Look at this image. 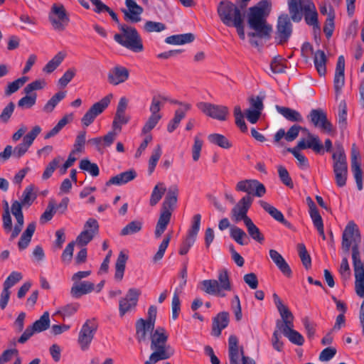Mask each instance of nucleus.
<instances>
[{"label": "nucleus", "instance_id": "f257e3e1", "mask_svg": "<svg viewBox=\"0 0 364 364\" xmlns=\"http://www.w3.org/2000/svg\"><path fill=\"white\" fill-rule=\"evenodd\" d=\"M361 236L357 225L350 221L342 235V249L348 252L352 246V260L355 276V291L360 297H364V264L361 260L359 244Z\"/></svg>", "mask_w": 364, "mask_h": 364}, {"label": "nucleus", "instance_id": "f03ea898", "mask_svg": "<svg viewBox=\"0 0 364 364\" xmlns=\"http://www.w3.org/2000/svg\"><path fill=\"white\" fill-rule=\"evenodd\" d=\"M178 193V190L176 187H170L166 193L154 232L156 238L161 236L170 222L172 212L177 203Z\"/></svg>", "mask_w": 364, "mask_h": 364}, {"label": "nucleus", "instance_id": "7ed1b4c3", "mask_svg": "<svg viewBox=\"0 0 364 364\" xmlns=\"http://www.w3.org/2000/svg\"><path fill=\"white\" fill-rule=\"evenodd\" d=\"M119 29L121 33H116L114 36L116 42L136 53L144 50L141 38L135 28L119 23Z\"/></svg>", "mask_w": 364, "mask_h": 364}, {"label": "nucleus", "instance_id": "20e7f679", "mask_svg": "<svg viewBox=\"0 0 364 364\" xmlns=\"http://www.w3.org/2000/svg\"><path fill=\"white\" fill-rule=\"evenodd\" d=\"M151 345L150 348L153 351L151 355L168 359L173 355V350L167 344L168 336L163 327H157L153 331H149Z\"/></svg>", "mask_w": 364, "mask_h": 364}, {"label": "nucleus", "instance_id": "39448f33", "mask_svg": "<svg viewBox=\"0 0 364 364\" xmlns=\"http://www.w3.org/2000/svg\"><path fill=\"white\" fill-rule=\"evenodd\" d=\"M220 21L227 26L245 17L244 9L229 1H221L217 9Z\"/></svg>", "mask_w": 364, "mask_h": 364}, {"label": "nucleus", "instance_id": "423d86ee", "mask_svg": "<svg viewBox=\"0 0 364 364\" xmlns=\"http://www.w3.org/2000/svg\"><path fill=\"white\" fill-rule=\"evenodd\" d=\"M157 309L155 306H151L148 310L146 319L139 318L136 322V338L141 343L146 340L147 333L153 331L155 326Z\"/></svg>", "mask_w": 364, "mask_h": 364}, {"label": "nucleus", "instance_id": "0eeeda50", "mask_svg": "<svg viewBox=\"0 0 364 364\" xmlns=\"http://www.w3.org/2000/svg\"><path fill=\"white\" fill-rule=\"evenodd\" d=\"M48 18L53 28L60 31L65 30L70 21L69 15L61 4L52 5Z\"/></svg>", "mask_w": 364, "mask_h": 364}, {"label": "nucleus", "instance_id": "6e6552de", "mask_svg": "<svg viewBox=\"0 0 364 364\" xmlns=\"http://www.w3.org/2000/svg\"><path fill=\"white\" fill-rule=\"evenodd\" d=\"M197 107L206 116L218 121H225L229 114V109L225 105L201 102Z\"/></svg>", "mask_w": 364, "mask_h": 364}, {"label": "nucleus", "instance_id": "1a4fd4ad", "mask_svg": "<svg viewBox=\"0 0 364 364\" xmlns=\"http://www.w3.org/2000/svg\"><path fill=\"white\" fill-rule=\"evenodd\" d=\"M50 326L49 313L46 311L36 321L32 326H28L20 338L18 342L20 343H26L34 333H40L48 329Z\"/></svg>", "mask_w": 364, "mask_h": 364}, {"label": "nucleus", "instance_id": "9d476101", "mask_svg": "<svg viewBox=\"0 0 364 364\" xmlns=\"http://www.w3.org/2000/svg\"><path fill=\"white\" fill-rule=\"evenodd\" d=\"M291 17L287 14H282L279 16L275 39L278 40L277 43L283 45L286 43L292 33V23Z\"/></svg>", "mask_w": 364, "mask_h": 364}, {"label": "nucleus", "instance_id": "9b49d317", "mask_svg": "<svg viewBox=\"0 0 364 364\" xmlns=\"http://www.w3.org/2000/svg\"><path fill=\"white\" fill-rule=\"evenodd\" d=\"M253 198L250 196H245L232 208L231 210L232 220L236 223L242 220L245 223L251 218L247 215L248 210L251 207Z\"/></svg>", "mask_w": 364, "mask_h": 364}, {"label": "nucleus", "instance_id": "f8f14e48", "mask_svg": "<svg viewBox=\"0 0 364 364\" xmlns=\"http://www.w3.org/2000/svg\"><path fill=\"white\" fill-rule=\"evenodd\" d=\"M307 118L314 127L320 128L328 134L335 132L333 126L328 119L326 113L321 109H311Z\"/></svg>", "mask_w": 364, "mask_h": 364}, {"label": "nucleus", "instance_id": "ddd939ff", "mask_svg": "<svg viewBox=\"0 0 364 364\" xmlns=\"http://www.w3.org/2000/svg\"><path fill=\"white\" fill-rule=\"evenodd\" d=\"M237 191H242L247 193L246 196H255L257 197H262L266 193L264 186L259 182L257 180L246 179L239 181L236 186Z\"/></svg>", "mask_w": 364, "mask_h": 364}, {"label": "nucleus", "instance_id": "4468645a", "mask_svg": "<svg viewBox=\"0 0 364 364\" xmlns=\"http://www.w3.org/2000/svg\"><path fill=\"white\" fill-rule=\"evenodd\" d=\"M140 294V290L131 288L128 290L126 296L119 300V312L121 317L135 309Z\"/></svg>", "mask_w": 364, "mask_h": 364}, {"label": "nucleus", "instance_id": "2eb2a0df", "mask_svg": "<svg viewBox=\"0 0 364 364\" xmlns=\"http://www.w3.org/2000/svg\"><path fill=\"white\" fill-rule=\"evenodd\" d=\"M270 6L271 4L268 0H263L259 3L257 6L250 9L247 21L250 28L267 22L265 10Z\"/></svg>", "mask_w": 364, "mask_h": 364}, {"label": "nucleus", "instance_id": "dca6fc26", "mask_svg": "<svg viewBox=\"0 0 364 364\" xmlns=\"http://www.w3.org/2000/svg\"><path fill=\"white\" fill-rule=\"evenodd\" d=\"M97 328V326L93 320H87L82 325L78 336V343L82 350L88 349Z\"/></svg>", "mask_w": 364, "mask_h": 364}, {"label": "nucleus", "instance_id": "f3484780", "mask_svg": "<svg viewBox=\"0 0 364 364\" xmlns=\"http://www.w3.org/2000/svg\"><path fill=\"white\" fill-rule=\"evenodd\" d=\"M200 222L201 215L200 214L194 215L187 230L186 238L183 240V255L186 254L194 245L200 230Z\"/></svg>", "mask_w": 364, "mask_h": 364}, {"label": "nucleus", "instance_id": "a211bd4d", "mask_svg": "<svg viewBox=\"0 0 364 364\" xmlns=\"http://www.w3.org/2000/svg\"><path fill=\"white\" fill-rule=\"evenodd\" d=\"M301 12L307 25L312 26L314 31H320L318 12L315 4L311 0L303 1V9Z\"/></svg>", "mask_w": 364, "mask_h": 364}, {"label": "nucleus", "instance_id": "6ab92c4d", "mask_svg": "<svg viewBox=\"0 0 364 364\" xmlns=\"http://www.w3.org/2000/svg\"><path fill=\"white\" fill-rule=\"evenodd\" d=\"M99 225L97 220L89 218L84 225V230L77 236L76 241L80 245H87L98 232Z\"/></svg>", "mask_w": 364, "mask_h": 364}, {"label": "nucleus", "instance_id": "aec40b11", "mask_svg": "<svg viewBox=\"0 0 364 364\" xmlns=\"http://www.w3.org/2000/svg\"><path fill=\"white\" fill-rule=\"evenodd\" d=\"M127 9H122L124 14V19L127 22L135 23L141 21V15L144 11L141 6L138 5L134 0H126Z\"/></svg>", "mask_w": 364, "mask_h": 364}, {"label": "nucleus", "instance_id": "412c9836", "mask_svg": "<svg viewBox=\"0 0 364 364\" xmlns=\"http://www.w3.org/2000/svg\"><path fill=\"white\" fill-rule=\"evenodd\" d=\"M333 173H348V163L344 149L341 144L336 145L332 154Z\"/></svg>", "mask_w": 364, "mask_h": 364}, {"label": "nucleus", "instance_id": "4be33fe9", "mask_svg": "<svg viewBox=\"0 0 364 364\" xmlns=\"http://www.w3.org/2000/svg\"><path fill=\"white\" fill-rule=\"evenodd\" d=\"M307 138V141L301 139L298 142L296 147L299 149H311L316 154H321L323 151V146L318 136L308 132Z\"/></svg>", "mask_w": 364, "mask_h": 364}, {"label": "nucleus", "instance_id": "5701e85b", "mask_svg": "<svg viewBox=\"0 0 364 364\" xmlns=\"http://www.w3.org/2000/svg\"><path fill=\"white\" fill-rule=\"evenodd\" d=\"M129 73L127 68L117 65L112 68L107 75L108 82L113 85H117L125 82L129 78Z\"/></svg>", "mask_w": 364, "mask_h": 364}, {"label": "nucleus", "instance_id": "b1692460", "mask_svg": "<svg viewBox=\"0 0 364 364\" xmlns=\"http://www.w3.org/2000/svg\"><path fill=\"white\" fill-rule=\"evenodd\" d=\"M300 130L308 132L306 128H303L297 124L291 126L287 132H285L284 129H280L274 134V142L279 143L282 138H284L287 141H292L296 139Z\"/></svg>", "mask_w": 364, "mask_h": 364}, {"label": "nucleus", "instance_id": "393cba45", "mask_svg": "<svg viewBox=\"0 0 364 364\" xmlns=\"http://www.w3.org/2000/svg\"><path fill=\"white\" fill-rule=\"evenodd\" d=\"M229 323V314L226 311L219 313L213 321L212 335L219 337L223 329Z\"/></svg>", "mask_w": 364, "mask_h": 364}, {"label": "nucleus", "instance_id": "a878e982", "mask_svg": "<svg viewBox=\"0 0 364 364\" xmlns=\"http://www.w3.org/2000/svg\"><path fill=\"white\" fill-rule=\"evenodd\" d=\"M344 70H345V58L343 55H340L338 58L335 76H334V88L336 93H338L344 85L345 77H344Z\"/></svg>", "mask_w": 364, "mask_h": 364}, {"label": "nucleus", "instance_id": "bb28decb", "mask_svg": "<svg viewBox=\"0 0 364 364\" xmlns=\"http://www.w3.org/2000/svg\"><path fill=\"white\" fill-rule=\"evenodd\" d=\"M95 284L89 281L74 283L70 289V294L75 299H79L82 295L94 291Z\"/></svg>", "mask_w": 364, "mask_h": 364}, {"label": "nucleus", "instance_id": "cd10ccee", "mask_svg": "<svg viewBox=\"0 0 364 364\" xmlns=\"http://www.w3.org/2000/svg\"><path fill=\"white\" fill-rule=\"evenodd\" d=\"M136 177V171L133 169H130L110 178V179L106 182V186H121L134 180Z\"/></svg>", "mask_w": 364, "mask_h": 364}, {"label": "nucleus", "instance_id": "c85d7f7f", "mask_svg": "<svg viewBox=\"0 0 364 364\" xmlns=\"http://www.w3.org/2000/svg\"><path fill=\"white\" fill-rule=\"evenodd\" d=\"M241 348L238 347V339L234 336L231 335L228 339V353L230 364H239V358L241 355Z\"/></svg>", "mask_w": 364, "mask_h": 364}, {"label": "nucleus", "instance_id": "c756f323", "mask_svg": "<svg viewBox=\"0 0 364 364\" xmlns=\"http://www.w3.org/2000/svg\"><path fill=\"white\" fill-rule=\"evenodd\" d=\"M250 28L254 30V32L248 33L250 37H258L266 40L270 38L272 27L271 25L268 24L267 22L252 26Z\"/></svg>", "mask_w": 364, "mask_h": 364}, {"label": "nucleus", "instance_id": "7c9ffc66", "mask_svg": "<svg viewBox=\"0 0 364 364\" xmlns=\"http://www.w3.org/2000/svg\"><path fill=\"white\" fill-rule=\"evenodd\" d=\"M259 203L261 205V207L266 212H267L274 220L287 227L290 226V223L285 220L282 212L277 210L275 207L272 206V205L264 200H259Z\"/></svg>", "mask_w": 364, "mask_h": 364}, {"label": "nucleus", "instance_id": "2f4dec72", "mask_svg": "<svg viewBox=\"0 0 364 364\" xmlns=\"http://www.w3.org/2000/svg\"><path fill=\"white\" fill-rule=\"evenodd\" d=\"M304 0H287L288 9L291 18L294 22H299L302 19L301 11L303 9Z\"/></svg>", "mask_w": 364, "mask_h": 364}, {"label": "nucleus", "instance_id": "473e14b6", "mask_svg": "<svg viewBox=\"0 0 364 364\" xmlns=\"http://www.w3.org/2000/svg\"><path fill=\"white\" fill-rule=\"evenodd\" d=\"M276 109L288 121L292 122H302L304 120L301 114L295 109L279 105H276Z\"/></svg>", "mask_w": 364, "mask_h": 364}, {"label": "nucleus", "instance_id": "72a5a7b5", "mask_svg": "<svg viewBox=\"0 0 364 364\" xmlns=\"http://www.w3.org/2000/svg\"><path fill=\"white\" fill-rule=\"evenodd\" d=\"M274 303L282 318L283 322L289 320H294V316L289 308L284 305L280 297L276 294H272Z\"/></svg>", "mask_w": 364, "mask_h": 364}, {"label": "nucleus", "instance_id": "f704fd0d", "mask_svg": "<svg viewBox=\"0 0 364 364\" xmlns=\"http://www.w3.org/2000/svg\"><path fill=\"white\" fill-rule=\"evenodd\" d=\"M327 57L323 50H318L314 53V63L318 73L322 76L326 73Z\"/></svg>", "mask_w": 364, "mask_h": 364}, {"label": "nucleus", "instance_id": "c9c22d12", "mask_svg": "<svg viewBox=\"0 0 364 364\" xmlns=\"http://www.w3.org/2000/svg\"><path fill=\"white\" fill-rule=\"evenodd\" d=\"M202 290L205 293L220 297L225 296V294L219 289V282L216 279H206L201 282Z\"/></svg>", "mask_w": 364, "mask_h": 364}, {"label": "nucleus", "instance_id": "e433bc0d", "mask_svg": "<svg viewBox=\"0 0 364 364\" xmlns=\"http://www.w3.org/2000/svg\"><path fill=\"white\" fill-rule=\"evenodd\" d=\"M35 230H36V223H29L28 225L26 230L21 235V238L18 242V247L20 250H23L28 246Z\"/></svg>", "mask_w": 364, "mask_h": 364}, {"label": "nucleus", "instance_id": "4c0bfd02", "mask_svg": "<svg viewBox=\"0 0 364 364\" xmlns=\"http://www.w3.org/2000/svg\"><path fill=\"white\" fill-rule=\"evenodd\" d=\"M208 140L210 143L222 149H228L232 146V142L225 136L220 134H210L208 136Z\"/></svg>", "mask_w": 364, "mask_h": 364}, {"label": "nucleus", "instance_id": "58836bf2", "mask_svg": "<svg viewBox=\"0 0 364 364\" xmlns=\"http://www.w3.org/2000/svg\"><path fill=\"white\" fill-rule=\"evenodd\" d=\"M128 255H126L123 251H121L115 263V279L118 281H121L122 279Z\"/></svg>", "mask_w": 364, "mask_h": 364}, {"label": "nucleus", "instance_id": "ea45409f", "mask_svg": "<svg viewBox=\"0 0 364 364\" xmlns=\"http://www.w3.org/2000/svg\"><path fill=\"white\" fill-rule=\"evenodd\" d=\"M230 235L232 239L240 245H246L250 242L245 232L237 226H233L230 228Z\"/></svg>", "mask_w": 364, "mask_h": 364}, {"label": "nucleus", "instance_id": "a19ab883", "mask_svg": "<svg viewBox=\"0 0 364 364\" xmlns=\"http://www.w3.org/2000/svg\"><path fill=\"white\" fill-rule=\"evenodd\" d=\"M166 191V186L163 183H158L154 188L150 200L149 204L151 206H155L162 198Z\"/></svg>", "mask_w": 364, "mask_h": 364}, {"label": "nucleus", "instance_id": "79ce46f5", "mask_svg": "<svg viewBox=\"0 0 364 364\" xmlns=\"http://www.w3.org/2000/svg\"><path fill=\"white\" fill-rule=\"evenodd\" d=\"M245 225L247 228L249 235L254 240L258 242L259 243H262L264 242V235L262 234L259 229L254 224L251 219L250 220H247V222L245 223Z\"/></svg>", "mask_w": 364, "mask_h": 364}, {"label": "nucleus", "instance_id": "37998d69", "mask_svg": "<svg viewBox=\"0 0 364 364\" xmlns=\"http://www.w3.org/2000/svg\"><path fill=\"white\" fill-rule=\"evenodd\" d=\"M112 97V95H108L104 97L99 102L92 105V106H91V107L89 109H90L91 112L96 117H97L98 115L102 114L105 110V109L109 106Z\"/></svg>", "mask_w": 364, "mask_h": 364}, {"label": "nucleus", "instance_id": "c03bdc74", "mask_svg": "<svg viewBox=\"0 0 364 364\" xmlns=\"http://www.w3.org/2000/svg\"><path fill=\"white\" fill-rule=\"evenodd\" d=\"M217 281L219 282V289L222 292L231 290L228 272L226 269H223L219 270Z\"/></svg>", "mask_w": 364, "mask_h": 364}, {"label": "nucleus", "instance_id": "a18cd8bd", "mask_svg": "<svg viewBox=\"0 0 364 364\" xmlns=\"http://www.w3.org/2000/svg\"><path fill=\"white\" fill-rule=\"evenodd\" d=\"M65 55L61 52L57 53L43 68L46 73H53L63 62Z\"/></svg>", "mask_w": 364, "mask_h": 364}, {"label": "nucleus", "instance_id": "49530a36", "mask_svg": "<svg viewBox=\"0 0 364 364\" xmlns=\"http://www.w3.org/2000/svg\"><path fill=\"white\" fill-rule=\"evenodd\" d=\"M65 97V92L60 91L55 93L45 105L43 109V111L47 113L52 112L58 102L64 99Z\"/></svg>", "mask_w": 364, "mask_h": 364}, {"label": "nucleus", "instance_id": "de8ad7c7", "mask_svg": "<svg viewBox=\"0 0 364 364\" xmlns=\"http://www.w3.org/2000/svg\"><path fill=\"white\" fill-rule=\"evenodd\" d=\"M28 77L23 76L9 83L5 90V95L6 96H10L13 93L16 92L28 81Z\"/></svg>", "mask_w": 364, "mask_h": 364}, {"label": "nucleus", "instance_id": "09e8293b", "mask_svg": "<svg viewBox=\"0 0 364 364\" xmlns=\"http://www.w3.org/2000/svg\"><path fill=\"white\" fill-rule=\"evenodd\" d=\"M182 291L181 288L176 289L172 299V318L176 320L179 315L181 310V294Z\"/></svg>", "mask_w": 364, "mask_h": 364}, {"label": "nucleus", "instance_id": "8fccbe9b", "mask_svg": "<svg viewBox=\"0 0 364 364\" xmlns=\"http://www.w3.org/2000/svg\"><path fill=\"white\" fill-rule=\"evenodd\" d=\"M166 99L161 95L154 96L151 100L149 110L152 115H161L159 112L164 106Z\"/></svg>", "mask_w": 364, "mask_h": 364}, {"label": "nucleus", "instance_id": "3c124183", "mask_svg": "<svg viewBox=\"0 0 364 364\" xmlns=\"http://www.w3.org/2000/svg\"><path fill=\"white\" fill-rule=\"evenodd\" d=\"M142 228V222L134 220L128 223L121 231V235H128L139 232Z\"/></svg>", "mask_w": 364, "mask_h": 364}, {"label": "nucleus", "instance_id": "603ef678", "mask_svg": "<svg viewBox=\"0 0 364 364\" xmlns=\"http://www.w3.org/2000/svg\"><path fill=\"white\" fill-rule=\"evenodd\" d=\"M233 114L236 125L240 129L241 132H246L247 131V127L244 120V115L240 105H236L234 107Z\"/></svg>", "mask_w": 364, "mask_h": 364}, {"label": "nucleus", "instance_id": "864d4df0", "mask_svg": "<svg viewBox=\"0 0 364 364\" xmlns=\"http://www.w3.org/2000/svg\"><path fill=\"white\" fill-rule=\"evenodd\" d=\"M80 168L89 172L94 177L97 176L100 173V169L97 164L91 163L88 159L80 161Z\"/></svg>", "mask_w": 364, "mask_h": 364}, {"label": "nucleus", "instance_id": "5fc2aeb1", "mask_svg": "<svg viewBox=\"0 0 364 364\" xmlns=\"http://www.w3.org/2000/svg\"><path fill=\"white\" fill-rule=\"evenodd\" d=\"M297 250L303 265L306 269L310 268L311 265V259L304 244L299 243L297 245Z\"/></svg>", "mask_w": 364, "mask_h": 364}, {"label": "nucleus", "instance_id": "6e6d98bb", "mask_svg": "<svg viewBox=\"0 0 364 364\" xmlns=\"http://www.w3.org/2000/svg\"><path fill=\"white\" fill-rule=\"evenodd\" d=\"M161 153L162 151L161 146L158 144L153 150V152L149 161L148 171L149 175H151L154 172L155 167L157 164V162L161 156Z\"/></svg>", "mask_w": 364, "mask_h": 364}, {"label": "nucleus", "instance_id": "4d7b16f0", "mask_svg": "<svg viewBox=\"0 0 364 364\" xmlns=\"http://www.w3.org/2000/svg\"><path fill=\"white\" fill-rule=\"evenodd\" d=\"M63 161V158L60 156L55 157L46 166L44 172L43 173L42 178L43 180L48 179L56 169L58 167L60 163Z\"/></svg>", "mask_w": 364, "mask_h": 364}, {"label": "nucleus", "instance_id": "13d9d810", "mask_svg": "<svg viewBox=\"0 0 364 364\" xmlns=\"http://www.w3.org/2000/svg\"><path fill=\"white\" fill-rule=\"evenodd\" d=\"M200 134L194 137V144L192 146V158L194 161H198L200 156V151L203 145V141L200 137Z\"/></svg>", "mask_w": 364, "mask_h": 364}, {"label": "nucleus", "instance_id": "bf43d9fd", "mask_svg": "<svg viewBox=\"0 0 364 364\" xmlns=\"http://www.w3.org/2000/svg\"><path fill=\"white\" fill-rule=\"evenodd\" d=\"M338 126L341 129L343 130L347 126V107L344 101L341 102L338 111Z\"/></svg>", "mask_w": 364, "mask_h": 364}, {"label": "nucleus", "instance_id": "052dcab7", "mask_svg": "<svg viewBox=\"0 0 364 364\" xmlns=\"http://www.w3.org/2000/svg\"><path fill=\"white\" fill-rule=\"evenodd\" d=\"M351 171L355 178L357 188L359 191L363 189V172L360 168V163L350 164Z\"/></svg>", "mask_w": 364, "mask_h": 364}, {"label": "nucleus", "instance_id": "680f3d73", "mask_svg": "<svg viewBox=\"0 0 364 364\" xmlns=\"http://www.w3.org/2000/svg\"><path fill=\"white\" fill-rule=\"evenodd\" d=\"M22 277L23 276L21 272H12L4 281L3 284L4 288L9 290L12 287L21 281Z\"/></svg>", "mask_w": 364, "mask_h": 364}, {"label": "nucleus", "instance_id": "e2e57ef3", "mask_svg": "<svg viewBox=\"0 0 364 364\" xmlns=\"http://www.w3.org/2000/svg\"><path fill=\"white\" fill-rule=\"evenodd\" d=\"M277 171L281 181L287 186L292 188L294 187V183L287 169L283 166H279L277 167Z\"/></svg>", "mask_w": 364, "mask_h": 364}, {"label": "nucleus", "instance_id": "0e129e2a", "mask_svg": "<svg viewBox=\"0 0 364 364\" xmlns=\"http://www.w3.org/2000/svg\"><path fill=\"white\" fill-rule=\"evenodd\" d=\"M339 273L341 274V279L346 282L350 279L351 277V271L350 269V266L348 264V259L346 257H343L342 259L340 268Z\"/></svg>", "mask_w": 364, "mask_h": 364}, {"label": "nucleus", "instance_id": "69168bd1", "mask_svg": "<svg viewBox=\"0 0 364 364\" xmlns=\"http://www.w3.org/2000/svg\"><path fill=\"white\" fill-rule=\"evenodd\" d=\"M68 122V116L63 117L50 131L46 133L44 138L48 139L57 135Z\"/></svg>", "mask_w": 364, "mask_h": 364}, {"label": "nucleus", "instance_id": "338daca9", "mask_svg": "<svg viewBox=\"0 0 364 364\" xmlns=\"http://www.w3.org/2000/svg\"><path fill=\"white\" fill-rule=\"evenodd\" d=\"M80 305L77 303H72L67 304L58 311V314L63 317H70L77 312Z\"/></svg>", "mask_w": 364, "mask_h": 364}, {"label": "nucleus", "instance_id": "774afa93", "mask_svg": "<svg viewBox=\"0 0 364 364\" xmlns=\"http://www.w3.org/2000/svg\"><path fill=\"white\" fill-rule=\"evenodd\" d=\"M35 199L36 195L33 193V186H29L23 192L21 203L30 205Z\"/></svg>", "mask_w": 364, "mask_h": 364}]
</instances>
